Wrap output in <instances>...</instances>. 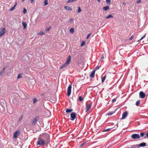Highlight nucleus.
Masks as SVG:
<instances>
[{"instance_id":"f257e3e1","label":"nucleus","mask_w":148,"mask_h":148,"mask_svg":"<svg viewBox=\"0 0 148 148\" xmlns=\"http://www.w3.org/2000/svg\"><path fill=\"white\" fill-rule=\"evenodd\" d=\"M71 60V57L69 56L67 58L66 62L60 67V69H62L67 66L70 64Z\"/></svg>"},{"instance_id":"f03ea898","label":"nucleus","mask_w":148,"mask_h":148,"mask_svg":"<svg viewBox=\"0 0 148 148\" xmlns=\"http://www.w3.org/2000/svg\"><path fill=\"white\" fill-rule=\"evenodd\" d=\"M42 139L44 140V141L46 142L47 144H49V134H43L42 137Z\"/></svg>"},{"instance_id":"7ed1b4c3","label":"nucleus","mask_w":148,"mask_h":148,"mask_svg":"<svg viewBox=\"0 0 148 148\" xmlns=\"http://www.w3.org/2000/svg\"><path fill=\"white\" fill-rule=\"evenodd\" d=\"M45 144H47L46 142L44 141L42 138L39 137L38 139V142L37 144L40 146H43Z\"/></svg>"},{"instance_id":"20e7f679","label":"nucleus","mask_w":148,"mask_h":148,"mask_svg":"<svg viewBox=\"0 0 148 148\" xmlns=\"http://www.w3.org/2000/svg\"><path fill=\"white\" fill-rule=\"evenodd\" d=\"M72 86L71 85H70L69 86L67 89V95L68 97H69L71 95V90Z\"/></svg>"},{"instance_id":"39448f33","label":"nucleus","mask_w":148,"mask_h":148,"mask_svg":"<svg viewBox=\"0 0 148 148\" xmlns=\"http://www.w3.org/2000/svg\"><path fill=\"white\" fill-rule=\"evenodd\" d=\"M5 29L3 27L0 29V37L2 36L5 32Z\"/></svg>"},{"instance_id":"423d86ee","label":"nucleus","mask_w":148,"mask_h":148,"mask_svg":"<svg viewBox=\"0 0 148 148\" xmlns=\"http://www.w3.org/2000/svg\"><path fill=\"white\" fill-rule=\"evenodd\" d=\"M131 138L133 139H138L140 138V136L138 134H134L132 135Z\"/></svg>"},{"instance_id":"0eeeda50","label":"nucleus","mask_w":148,"mask_h":148,"mask_svg":"<svg viewBox=\"0 0 148 148\" xmlns=\"http://www.w3.org/2000/svg\"><path fill=\"white\" fill-rule=\"evenodd\" d=\"M76 116V114L75 112H72L71 114V120H74Z\"/></svg>"},{"instance_id":"6e6552de","label":"nucleus","mask_w":148,"mask_h":148,"mask_svg":"<svg viewBox=\"0 0 148 148\" xmlns=\"http://www.w3.org/2000/svg\"><path fill=\"white\" fill-rule=\"evenodd\" d=\"M128 114V112L127 111H125L123 112L122 114V119H125L126 117L127 116Z\"/></svg>"},{"instance_id":"1a4fd4ad","label":"nucleus","mask_w":148,"mask_h":148,"mask_svg":"<svg viewBox=\"0 0 148 148\" xmlns=\"http://www.w3.org/2000/svg\"><path fill=\"white\" fill-rule=\"evenodd\" d=\"M20 134V131L17 130L14 133V138H16Z\"/></svg>"},{"instance_id":"9d476101","label":"nucleus","mask_w":148,"mask_h":148,"mask_svg":"<svg viewBox=\"0 0 148 148\" xmlns=\"http://www.w3.org/2000/svg\"><path fill=\"white\" fill-rule=\"evenodd\" d=\"M92 106V103H90L88 105H86V112H88L91 108Z\"/></svg>"},{"instance_id":"9b49d317","label":"nucleus","mask_w":148,"mask_h":148,"mask_svg":"<svg viewBox=\"0 0 148 148\" xmlns=\"http://www.w3.org/2000/svg\"><path fill=\"white\" fill-rule=\"evenodd\" d=\"M139 95L140 98H143L145 97V95L143 91H141L139 93Z\"/></svg>"},{"instance_id":"f8f14e48","label":"nucleus","mask_w":148,"mask_h":148,"mask_svg":"<svg viewBox=\"0 0 148 148\" xmlns=\"http://www.w3.org/2000/svg\"><path fill=\"white\" fill-rule=\"evenodd\" d=\"M146 145V143H143L139 144L138 145V147H144Z\"/></svg>"},{"instance_id":"ddd939ff","label":"nucleus","mask_w":148,"mask_h":148,"mask_svg":"<svg viewBox=\"0 0 148 148\" xmlns=\"http://www.w3.org/2000/svg\"><path fill=\"white\" fill-rule=\"evenodd\" d=\"M38 119V117L37 116H36L34 119L33 121H32V124H35L36 122V121H37Z\"/></svg>"},{"instance_id":"4468645a","label":"nucleus","mask_w":148,"mask_h":148,"mask_svg":"<svg viewBox=\"0 0 148 148\" xmlns=\"http://www.w3.org/2000/svg\"><path fill=\"white\" fill-rule=\"evenodd\" d=\"M95 71L93 70L92 73H91L90 76L91 77H94L95 76Z\"/></svg>"},{"instance_id":"2eb2a0df","label":"nucleus","mask_w":148,"mask_h":148,"mask_svg":"<svg viewBox=\"0 0 148 148\" xmlns=\"http://www.w3.org/2000/svg\"><path fill=\"white\" fill-rule=\"evenodd\" d=\"M136 147H138V145H131L130 147H128V148H136Z\"/></svg>"},{"instance_id":"dca6fc26","label":"nucleus","mask_w":148,"mask_h":148,"mask_svg":"<svg viewBox=\"0 0 148 148\" xmlns=\"http://www.w3.org/2000/svg\"><path fill=\"white\" fill-rule=\"evenodd\" d=\"M64 8L66 10H71L72 8L68 6H65L64 7Z\"/></svg>"},{"instance_id":"f3484780","label":"nucleus","mask_w":148,"mask_h":148,"mask_svg":"<svg viewBox=\"0 0 148 148\" xmlns=\"http://www.w3.org/2000/svg\"><path fill=\"white\" fill-rule=\"evenodd\" d=\"M103 9L105 11L108 10L109 9V7L108 6H107L103 8Z\"/></svg>"},{"instance_id":"a211bd4d","label":"nucleus","mask_w":148,"mask_h":148,"mask_svg":"<svg viewBox=\"0 0 148 148\" xmlns=\"http://www.w3.org/2000/svg\"><path fill=\"white\" fill-rule=\"evenodd\" d=\"M22 25L24 27V29H25L26 28V27L27 26V24H26V23L25 22H22Z\"/></svg>"},{"instance_id":"6ab92c4d","label":"nucleus","mask_w":148,"mask_h":148,"mask_svg":"<svg viewBox=\"0 0 148 148\" xmlns=\"http://www.w3.org/2000/svg\"><path fill=\"white\" fill-rule=\"evenodd\" d=\"M73 109H67L66 110V112H70L73 111Z\"/></svg>"},{"instance_id":"aec40b11","label":"nucleus","mask_w":148,"mask_h":148,"mask_svg":"<svg viewBox=\"0 0 148 148\" xmlns=\"http://www.w3.org/2000/svg\"><path fill=\"white\" fill-rule=\"evenodd\" d=\"M74 32V30L73 28H71L70 29V32L71 33H73Z\"/></svg>"},{"instance_id":"412c9836","label":"nucleus","mask_w":148,"mask_h":148,"mask_svg":"<svg viewBox=\"0 0 148 148\" xmlns=\"http://www.w3.org/2000/svg\"><path fill=\"white\" fill-rule=\"evenodd\" d=\"M106 76H105L101 78V82L102 83L103 82H104L106 78Z\"/></svg>"},{"instance_id":"4be33fe9","label":"nucleus","mask_w":148,"mask_h":148,"mask_svg":"<svg viewBox=\"0 0 148 148\" xmlns=\"http://www.w3.org/2000/svg\"><path fill=\"white\" fill-rule=\"evenodd\" d=\"M48 4V0H45L44 1V5L46 6Z\"/></svg>"},{"instance_id":"5701e85b","label":"nucleus","mask_w":148,"mask_h":148,"mask_svg":"<svg viewBox=\"0 0 148 148\" xmlns=\"http://www.w3.org/2000/svg\"><path fill=\"white\" fill-rule=\"evenodd\" d=\"M45 34V33L42 31H40V33L38 34V35H43Z\"/></svg>"},{"instance_id":"b1692460","label":"nucleus","mask_w":148,"mask_h":148,"mask_svg":"<svg viewBox=\"0 0 148 148\" xmlns=\"http://www.w3.org/2000/svg\"><path fill=\"white\" fill-rule=\"evenodd\" d=\"M113 17V16L111 15H109V16H108L106 17V18H107V19H108V18H112Z\"/></svg>"},{"instance_id":"393cba45","label":"nucleus","mask_w":148,"mask_h":148,"mask_svg":"<svg viewBox=\"0 0 148 148\" xmlns=\"http://www.w3.org/2000/svg\"><path fill=\"white\" fill-rule=\"evenodd\" d=\"M140 102V100L137 101L136 103V105L137 106H138L139 105V104Z\"/></svg>"},{"instance_id":"a878e982","label":"nucleus","mask_w":148,"mask_h":148,"mask_svg":"<svg viewBox=\"0 0 148 148\" xmlns=\"http://www.w3.org/2000/svg\"><path fill=\"white\" fill-rule=\"evenodd\" d=\"M99 66H96L95 67V69L93 70H95V71L96 70L99 69Z\"/></svg>"},{"instance_id":"bb28decb","label":"nucleus","mask_w":148,"mask_h":148,"mask_svg":"<svg viewBox=\"0 0 148 148\" xmlns=\"http://www.w3.org/2000/svg\"><path fill=\"white\" fill-rule=\"evenodd\" d=\"M38 101L37 99L36 98H34L33 99V103L35 104V103Z\"/></svg>"},{"instance_id":"cd10ccee","label":"nucleus","mask_w":148,"mask_h":148,"mask_svg":"<svg viewBox=\"0 0 148 148\" xmlns=\"http://www.w3.org/2000/svg\"><path fill=\"white\" fill-rule=\"evenodd\" d=\"M15 6H14L11 8L10 9V11H12L13 10L15 9Z\"/></svg>"},{"instance_id":"c85d7f7f","label":"nucleus","mask_w":148,"mask_h":148,"mask_svg":"<svg viewBox=\"0 0 148 148\" xmlns=\"http://www.w3.org/2000/svg\"><path fill=\"white\" fill-rule=\"evenodd\" d=\"M106 2L108 4H109L111 2L110 0H106Z\"/></svg>"},{"instance_id":"c756f323","label":"nucleus","mask_w":148,"mask_h":148,"mask_svg":"<svg viewBox=\"0 0 148 148\" xmlns=\"http://www.w3.org/2000/svg\"><path fill=\"white\" fill-rule=\"evenodd\" d=\"M113 113L112 112H111L109 113L108 114V116H111L113 114Z\"/></svg>"},{"instance_id":"7c9ffc66","label":"nucleus","mask_w":148,"mask_h":148,"mask_svg":"<svg viewBox=\"0 0 148 148\" xmlns=\"http://www.w3.org/2000/svg\"><path fill=\"white\" fill-rule=\"evenodd\" d=\"M81 11H82V10L79 7L78 10L77 12L79 13Z\"/></svg>"},{"instance_id":"2f4dec72","label":"nucleus","mask_w":148,"mask_h":148,"mask_svg":"<svg viewBox=\"0 0 148 148\" xmlns=\"http://www.w3.org/2000/svg\"><path fill=\"white\" fill-rule=\"evenodd\" d=\"M23 12L24 14L26 13L27 12V10L25 8H24Z\"/></svg>"},{"instance_id":"473e14b6","label":"nucleus","mask_w":148,"mask_h":148,"mask_svg":"<svg viewBox=\"0 0 148 148\" xmlns=\"http://www.w3.org/2000/svg\"><path fill=\"white\" fill-rule=\"evenodd\" d=\"M21 76H22L21 75L19 74L18 76L17 79H18L20 78H21Z\"/></svg>"},{"instance_id":"72a5a7b5","label":"nucleus","mask_w":148,"mask_h":148,"mask_svg":"<svg viewBox=\"0 0 148 148\" xmlns=\"http://www.w3.org/2000/svg\"><path fill=\"white\" fill-rule=\"evenodd\" d=\"M110 130V129H106V130H104L103 131V132H107V131H109Z\"/></svg>"},{"instance_id":"f704fd0d","label":"nucleus","mask_w":148,"mask_h":148,"mask_svg":"<svg viewBox=\"0 0 148 148\" xmlns=\"http://www.w3.org/2000/svg\"><path fill=\"white\" fill-rule=\"evenodd\" d=\"M144 135L145 134L143 132H142L140 133V135L141 137H143Z\"/></svg>"},{"instance_id":"c9c22d12","label":"nucleus","mask_w":148,"mask_h":148,"mask_svg":"<svg viewBox=\"0 0 148 148\" xmlns=\"http://www.w3.org/2000/svg\"><path fill=\"white\" fill-rule=\"evenodd\" d=\"M4 73V72L3 71H2L0 72V76L3 74Z\"/></svg>"},{"instance_id":"e433bc0d","label":"nucleus","mask_w":148,"mask_h":148,"mask_svg":"<svg viewBox=\"0 0 148 148\" xmlns=\"http://www.w3.org/2000/svg\"><path fill=\"white\" fill-rule=\"evenodd\" d=\"M141 0H138V1H137L136 3L137 4H139V3H141Z\"/></svg>"},{"instance_id":"4c0bfd02","label":"nucleus","mask_w":148,"mask_h":148,"mask_svg":"<svg viewBox=\"0 0 148 148\" xmlns=\"http://www.w3.org/2000/svg\"><path fill=\"white\" fill-rule=\"evenodd\" d=\"M83 98L82 97H79V100L80 101H81L82 100Z\"/></svg>"},{"instance_id":"58836bf2","label":"nucleus","mask_w":148,"mask_h":148,"mask_svg":"<svg viewBox=\"0 0 148 148\" xmlns=\"http://www.w3.org/2000/svg\"><path fill=\"white\" fill-rule=\"evenodd\" d=\"M104 59V55L102 54V57L101 58V60L102 61Z\"/></svg>"},{"instance_id":"ea45409f","label":"nucleus","mask_w":148,"mask_h":148,"mask_svg":"<svg viewBox=\"0 0 148 148\" xmlns=\"http://www.w3.org/2000/svg\"><path fill=\"white\" fill-rule=\"evenodd\" d=\"M116 99H114L112 100V103H114L116 101Z\"/></svg>"},{"instance_id":"a19ab883","label":"nucleus","mask_w":148,"mask_h":148,"mask_svg":"<svg viewBox=\"0 0 148 148\" xmlns=\"http://www.w3.org/2000/svg\"><path fill=\"white\" fill-rule=\"evenodd\" d=\"M85 44V42H83L81 44V46H84V45Z\"/></svg>"},{"instance_id":"79ce46f5","label":"nucleus","mask_w":148,"mask_h":148,"mask_svg":"<svg viewBox=\"0 0 148 148\" xmlns=\"http://www.w3.org/2000/svg\"><path fill=\"white\" fill-rule=\"evenodd\" d=\"M91 34H89L88 35V36H87V37H86V38H87V39H88V38H89V36H90V35H91Z\"/></svg>"},{"instance_id":"37998d69","label":"nucleus","mask_w":148,"mask_h":148,"mask_svg":"<svg viewBox=\"0 0 148 148\" xmlns=\"http://www.w3.org/2000/svg\"><path fill=\"white\" fill-rule=\"evenodd\" d=\"M30 0L31 3H33L34 0Z\"/></svg>"},{"instance_id":"c03bdc74","label":"nucleus","mask_w":148,"mask_h":148,"mask_svg":"<svg viewBox=\"0 0 148 148\" xmlns=\"http://www.w3.org/2000/svg\"><path fill=\"white\" fill-rule=\"evenodd\" d=\"M50 28H47L46 29V31H49V30H50Z\"/></svg>"},{"instance_id":"a18cd8bd","label":"nucleus","mask_w":148,"mask_h":148,"mask_svg":"<svg viewBox=\"0 0 148 148\" xmlns=\"http://www.w3.org/2000/svg\"><path fill=\"white\" fill-rule=\"evenodd\" d=\"M73 21V19L72 18H71L70 20V23H72Z\"/></svg>"},{"instance_id":"49530a36","label":"nucleus","mask_w":148,"mask_h":148,"mask_svg":"<svg viewBox=\"0 0 148 148\" xmlns=\"http://www.w3.org/2000/svg\"><path fill=\"white\" fill-rule=\"evenodd\" d=\"M22 118H23V116H21V117L20 118V119H19V120H18L19 121H21V120L22 119Z\"/></svg>"},{"instance_id":"de8ad7c7","label":"nucleus","mask_w":148,"mask_h":148,"mask_svg":"<svg viewBox=\"0 0 148 148\" xmlns=\"http://www.w3.org/2000/svg\"><path fill=\"white\" fill-rule=\"evenodd\" d=\"M123 4L124 5H126V3L125 2H124L123 3Z\"/></svg>"},{"instance_id":"09e8293b","label":"nucleus","mask_w":148,"mask_h":148,"mask_svg":"<svg viewBox=\"0 0 148 148\" xmlns=\"http://www.w3.org/2000/svg\"><path fill=\"white\" fill-rule=\"evenodd\" d=\"M5 67H4L3 69V70L2 71H3L4 72V71H5Z\"/></svg>"},{"instance_id":"8fccbe9b","label":"nucleus","mask_w":148,"mask_h":148,"mask_svg":"<svg viewBox=\"0 0 148 148\" xmlns=\"http://www.w3.org/2000/svg\"><path fill=\"white\" fill-rule=\"evenodd\" d=\"M133 38V36H131V37L130 38V40H132V38Z\"/></svg>"},{"instance_id":"3c124183","label":"nucleus","mask_w":148,"mask_h":148,"mask_svg":"<svg viewBox=\"0 0 148 148\" xmlns=\"http://www.w3.org/2000/svg\"><path fill=\"white\" fill-rule=\"evenodd\" d=\"M143 39V38L142 37L138 41H140Z\"/></svg>"},{"instance_id":"603ef678","label":"nucleus","mask_w":148,"mask_h":148,"mask_svg":"<svg viewBox=\"0 0 148 148\" xmlns=\"http://www.w3.org/2000/svg\"><path fill=\"white\" fill-rule=\"evenodd\" d=\"M17 4V3H16L14 4V6H15V7H16V5Z\"/></svg>"},{"instance_id":"864d4df0","label":"nucleus","mask_w":148,"mask_h":148,"mask_svg":"<svg viewBox=\"0 0 148 148\" xmlns=\"http://www.w3.org/2000/svg\"><path fill=\"white\" fill-rule=\"evenodd\" d=\"M146 136L147 138H148V132L146 134Z\"/></svg>"},{"instance_id":"5fc2aeb1","label":"nucleus","mask_w":148,"mask_h":148,"mask_svg":"<svg viewBox=\"0 0 148 148\" xmlns=\"http://www.w3.org/2000/svg\"><path fill=\"white\" fill-rule=\"evenodd\" d=\"M145 35H146L145 34V35H144V36H143L142 37H143V38H145Z\"/></svg>"},{"instance_id":"6e6d98bb","label":"nucleus","mask_w":148,"mask_h":148,"mask_svg":"<svg viewBox=\"0 0 148 148\" xmlns=\"http://www.w3.org/2000/svg\"><path fill=\"white\" fill-rule=\"evenodd\" d=\"M100 0H97V1H98V2H99V3L100 2Z\"/></svg>"},{"instance_id":"4d7b16f0","label":"nucleus","mask_w":148,"mask_h":148,"mask_svg":"<svg viewBox=\"0 0 148 148\" xmlns=\"http://www.w3.org/2000/svg\"><path fill=\"white\" fill-rule=\"evenodd\" d=\"M4 67H5V69L7 68V66H5Z\"/></svg>"},{"instance_id":"13d9d810","label":"nucleus","mask_w":148,"mask_h":148,"mask_svg":"<svg viewBox=\"0 0 148 148\" xmlns=\"http://www.w3.org/2000/svg\"><path fill=\"white\" fill-rule=\"evenodd\" d=\"M83 145V144H82L81 145V146H82V145Z\"/></svg>"}]
</instances>
